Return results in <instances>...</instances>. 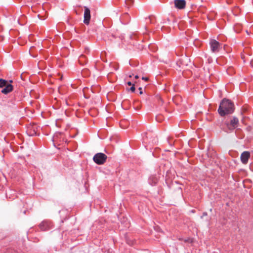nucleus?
Masks as SVG:
<instances>
[{"mask_svg":"<svg viewBox=\"0 0 253 253\" xmlns=\"http://www.w3.org/2000/svg\"><path fill=\"white\" fill-rule=\"evenodd\" d=\"M139 91H140V92H139V93H140V94H142V93H143V92H142V87H139Z\"/></svg>","mask_w":253,"mask_h":253,"instance_id":"nucleus-15","label":"nucleus"},{"mask_svg":"<svg viewBox=\"0 0 253 253\" xmlns=\"http://www.w3.org/2000/svg\"><path fill=\"white\" fill-rule=\"evenodd\" d=\"M12 82L11 80L8 82L5 80L0 79V88L4 87L1 91L2 93L7 94L13 90V87L11 84Z\"/></svg>","mask_w":253,"mask_h":253,"instance_id":"nucleus-2","label":"nucleus"},{"mask_svg":"<svg viewBox=\"0 0 253 253\" xmlns=\"http://www.w3.org/2000/svg\"><path fill=\"white\" fill-rule=\"evenodd\" d=\"M66 103L67 104V105H70L69 104H68V103H67V101H66Z\"/></svg>","mask_w":253,"mask_h":253,"instance_id":"nucleus-20","label":"nucleus"},{"mask_svg":"<svg viewBox=\"0 0 253 253\" xmlns=\"http://www.w3.org/2000/svg\"><path fill=\"white\" fill-rule=\"evenodd\" d=\"M185 242H187L192 243V242H193V240H192V239H187V240H185Z\"/></svg>","mask_w":253,"mask_h":253,"instance_id":"nucleus-13","label":"nucleus"},{"mask_svg":"<svg viewBox=\"0 0 253 253\" xmlns=\"http://www.w3.org/2000/svg\"><path fill=\"white\" fill-rule=\"evenodd\" d=\"M149 20H150V21L151 22V17H149Z\"/></svg>","mask_w":253,"mask_h":253,"instance_id":"nucleus-21","label":"nucleus"},{"mask_svg":"<svg viewBox=\"0 0 253 253\" xmlns=\"http://www.w3.org/2000/svg\"><path fill=\"white\" fill-rule=\"evenodd\" d=\"M207 215V214L206 213H203V215Z\"/></svg>","mask_w":253,"mask_h":253,"instance_id":"nucleus-19","label":"nucleus"},{"mask_svg":"<svg viewBox=\"0 0 253 253\" xmlns=\"http://www.w3.org/2000/svg\"><path fill=\"white\" fill-rule=\"evenodd\" d=\"M85 56H84V55H82L79 57V62L81 64H84V63H83V62L84 61V60H85Z\"/></svg>","mask_w":253,"mask_h":253,"instance_id":"nucleus-10","label":"nucleus"},{"mask_svg":"<svg viewBox=\"0 0 253 253\" xmlns=\"http://www.w3.org/2000/svg\"><path fill=\"white\" fill-rule=\"evenodd\" d=\"M234 110L233 103L229 99H223L221 102L218 112L221 116L232 113Z\"/></svg>","mask_w":253,"mask_h":253,"instance_id":"nucleus-1","label":"nucleus"},{"mask_svg":"<svg viewBox=\"0 0 253 253\" xmlns=\"http://www.w3.org/2000/svg\"><path fill=\"white\" fill-rule=\"evenodd\" d=\"M242 58L243 59H244V56H242Z\"/></svg>","mask_w":253,"mask_h":253,"instance_id":"nucleus-22","label":"nucleus"},{"mask_svg":"<svg viewBox=\"0 0 253 253\" xmlns=\"http://www.w3.org/2000/svg\"><path fill=\"white\" fill-rule=\"evenodd\" d=\"M133 3V0H126V3L127 5H130Z\"/></svg>","mask_w":253,"mask_h":253,"instance_id":"nucleus-11","label":"nucleus"},{"mask_svg":"<svg viewBox=\"0 0 253 253\" xmlns=\"http://www.w3.org/2000/svg\"><path fill=\"white\" fill-rule=\"evenodd\" d=\"M84 22L86 25H88L89 24V21L90 19V9L86 6L84 7Z\"/></svg>","mask_w":253,"mask_h":253,"instance_id":"nucleus-6","label":"nucleus"},{"mask_svg":"<svg viewBox=\"0 0 253 253\" xmlns=\"http://www.w3.org/2000/svg\"><path fill=\"white\" fill-rule=\"evenodd\" d=\"M174 3L175 7L178 9H184L186 5L185 0H174Z\"/></svg>","mask_w":253,"mask_h":253,"instance_id":"nucleus-8","label":"nucleus"},{"mask_svg":"<svg viewBox=\"0 0 253 253\" xmlns=\"http://www.w3.org/2000/svg\"><path fill=\"white\" fill-rule=\"evenodd\" d=\"M251 65H252V67H253V60L251 61Z\"/></svg>","mask_w":253,"mask_h":253,"instance_id":"nucleus-17","label":"nucleus"},{"mask_svg":"<svg viewBox=\"0 0 253 253\" xmlns=\"http://www.w3.org/2000/svg\"><path fill=\"white\" fill-rule=\"evenodd\" d=\"M211 49L212 52H216L220 49V43L215 40L212 39L210 42Z\"/></svg>","mask_w":253,"mask_h":253,"instance_id":"nucleus-5","label":"nucleus"},{"mask_svg":"<svg viewBox=\"0 0 253 253\" xmlns=\"http://www.w3.org/2000/svg\"><path fill=\"white\" fill-rule=\"evenodd\" d=\"M127 84L128 85H129V86H130V85H133V84H132V83H131L130 82H127Z\"/></svg>","mask_w":253,"mask_h":253,"instance_id":"nucleus-16","label":"nucleus"},{"mask_svg":"<svg viewBox=\"0 0 253 253\" xmlns=\"http://www.w3.org/2000/svg\"><path fill=\"white\" fill-rule=\"evenodd\" d=\"M239 124V120L235 117H232L230 118L229 122L225 123V125L228 129L232 130L238 126Z\"/></svg>","mask_w":253,"mask_h":253,"instance_id":"nucleus-4","label":"nucleus"},{"mask_svg":"<svg viewBox=\"0 0 253 253\" xmlns=\"http://www.w3.org/2000/svg\"><path fill=\"white\" fill-rule=\"evenodd\" d=\"M135 88L134 87V85L133 84L132 86L130 87V90L132 91V92H134L135 91Z\"/></svg>","mask_w":253,"mask_h":253,"instance_id":"nucleus-12","label":"nucleus"},{"mask_svg":"<svg viewBox=\"0 0 253 253\" xmlns=\"http://www.w3.org/2000/svg\"><path fill=\"white\" fill-rule=\"evenodd\" d=\"M107 159V156L102 153H98L96 154L93 158V161L97 165H103L104 164Z\"/></svg>","mask_w":253,"mask_h":253,"instance_id":"nucleus-3","label":"nucleus"},{"mask_svg":"<svg viewBox=\"0 0 253 253\" xmlns=\"http://www.w3.org/2000/svg\"><path fill=\"white\" fill-rule=\"evenodd\" d=\"M190 62V60L189 58L187 56H183L179 59L177 64L179 65V67L183 68L184 66H188Z\"/></svg>","mask_w":253,"mask_h":253,"instance_id":"nucleus-7","label":"nucleus"},{"mask_svg":"<svg viewBox=\"0 0 253 253\" xmlns=\"http://www.w3.org/2000/svg\"><path fill=\"white\" fill-rule=\"evenodd\" d=\"M142 79L143 80H145L146 81H148L149 80L148 78H147V77H142Z\"/></svg>","mask_w":253,"mask_h":253,"instance_id":"nucleus-14","label":"nucleus"},{"mask_svg":"<svg viewBox=\"0 0 253 253\" xmlns=\"http://www.w3.org/2000/svg\"><path fill=\"white\" fill-rule=\"evenodd\" d=\"M250 157V153L248 151H245L241 154L240 158L242 162L244 164H246Z\"/></svg>","mask_w":253,"mask_h":253,"instance_id":"nucleus-9","label":"nucleus"},{"mask_svg":"<svg viewBox=\"0 0 253 253\" xmlns=\"http://www.w3.org/2000/svg\"><path fill=\"white\" fill-rule=\"evenodd\" d=\"M135 79H138V78H139V76H138V75H136V76H135Z\"/></svg>","mask_w":253,"mask_h":253,"instance_id":"nucleus-18","label":"nucleus"}]
</instances>
